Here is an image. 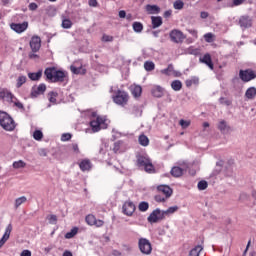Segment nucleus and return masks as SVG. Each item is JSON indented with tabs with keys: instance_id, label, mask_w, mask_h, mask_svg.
<instances>
[{
	"instance_id": "obj_1",
	"label": "nucleus",
	"mask_w": 256,
	"mask_h": 256,
	"mask_svg": "<svg viewBox=\"0 0 256 256\" xmlns=\"http://www.w3.org/2000/svg\"><path fill=\"white\" fill-rule=\"evenodd\" d=\"M44 75L46 79L52 83H63V81H65V77H67V73L57 70L55 67L46 68Z\"/></svg>"
},
{
	"instance_id": "obj_2",
	"label": "nucleus",
	"mask_w": 256,
	"mask_h": 256,
	"mask_svg": "<svg viewBox=\"0 0 256 256\" xmlns=\"http://www.w3.org/2000/svg\"><path fill=\"white\" fill-rule=\"evenodd\" d=\"M0 126L4 131H15L17 124L11 115L5 111H0Z\"/></svg>"
},
{
	"instance_id": "obj_3",
	"label": "nucleus",
	"mask_w": 256,
	"mask_h": 256,
	"mask_svg": "<svg viewBox=\"0 0 256 256\" xmlns=\"http://www.w3.org/2000/svg\"><path fill=\"white\" fill-rule=\"evenodd\" d=\"M138 167H144L146 173H155V166L151 162V159L145 156H139L137 158Z\"/></svg>"
},
{
	"instance_id": "obj_4",
	"label": "nucleus",
	"mask_w": 256,
	"mask_h": 256,
	"mask_svg": "<svg viewBox=\"0 0 256 256\" xmlns=\"http://www.w3.org/2000/svg\"><path fill=\"white\" fill-rule=\"evenodd\" d=\"M189 167H191V164H189V162H182L180 163V167L179 166L172 167L170 174L172 175V177H176V178L182 177L185 171H189Z\"/></svg>"
},
{
	"instance_id": "obj_5",
	"label": "nucleus",
	"mask_w": 256,
	"mask_h": 256,
	"mask_svg": "<svg viewBox=\"0 0 256 256\" xmlns=\"http://www.w3.org/2000/svg\"><path fill=\"white\" fill-rule=\"evenodd\" d=\"M105 117L97 116L95 120L90 122V127L93 133H99L100 129H107V124H105Z\"/></svg>"
},
{
	"instance_id": "obj_6",
	"label": "nucleus",
	"mask_w": 256,
	"mask_h": 256,
	"mask_svg": "<svg viewBox=\"0 0 256 256\" xmlns=\"http://www.w3.org/2000/svg\"><path fill=\"white\" fill-rule=\"evenodd\" d=\"M138 247L143 255H151V252L153 251L151 242L147 238H140L138 240Z\"/></svg>"
},
{
	"instance_id": "obj_7",
	"label": "nucleus",
	"mask_w": 256,
	"mask_h": 256,
	"mask_svg": "<svg viewBox=\"0 0 256 256\" xmlns=\"http://www.w3.org/2000/svg\"><path fill=\"white\" fill-rule=\"evenodd\" d=\"M112 99L116 105H121L124 107V105H126L129 101V94H127L125 91L118 90Z\"/></svg>"
},
{
	"instance_id": "obj_8",
	"label": "nucleus",
	"mask_w": 256,
	"mask_h": 256,
	"mask_svg": "<svg viewBox=\"0 0 256 256\" xmlns=\"http://www.w3.org/2000/svg\"><path fill=\"white\" fill-rule=\"evenodd\" d=\"M163 219H165V214L161 209L157 208L148 216V223H157V221Z\"/></svg>"
},
{
	"instance_id": "obj_9",
	"label": "nucleus",
	"mask_w": 256,
	"mask_h": 256,
	"mask_svg": "<svg viewBox=\"0 0 256 256\" xmlns=\"http://www.w3.org/2000/svg\"><path fill=\"white\" fill-rule=\"evenodd\" d=\"M239 76L242 81L248 83V81H253L256 78V72L251 69L240 70Z\"/></svg>"
},
{
	"instance_id": "obj_10",
	"label": "nucleus",
	"mask_w": 256,
	"mask_h": 256,
	"mask_svg": "<svg viewBox=\"0 0 256 256\" xmlns=\"http://www.w3.org/2000/svg\"><path fill=\"white\" fill-rule=\"evenodd\" d=\"M0 99L7 101V103H15V96L7 89H0Z\"/></svg>"
},
{
	"instance_id": "obj_11",
	"label": "nucleus",
	"mask_w": 256,
	"mask_h": 256,
	"mask_svg": "<svg viewBox=\"0 0 256 256\" xmlns=\"http://www.w3.org/2000/svg\"><path fill=\"white\" fill-rule=\"evenodd\" d=\"M170 39L172 43H183V39H185V35L180 30H172L170 32Z\"/></svg>"
},
{
	"instance_id": "obj_12",
	"label": "nucleus",
	"mask_w": 256,
	"mask_h": 256,
	"mask_svg": "<svg viewBox=\"0 0 256 256\" xmlns=\"http://www.w3.org/2000/svg\"><path fill=\"white\" fill-rule=\"evenodd\" d=\"M124 215L131 217L135 213V204L131 201H126L122 207Z\"/></svg>"
},
{
	"instance_id": "obj_13",
	"label": "nucleus",
	"mask_w": 256,
	"mask_h": 256,
	"mask_svg": "<svg viewBox=\"0 0 256 256\" xmlns=\"http://www.w3.org/2000/svg\"><path fill=\"white\" fill-rule=\"evenodd\" d=\"M204 240L203 238H199L198 242L194 243V248H193V256H202L203 255V246Z\"/></svg>"
},
{
	"instance_id": "obj_14",
	"label": "nucleus",
	"mask_w": 256,
	"mask_h": 256,
	"mask_svg": "<svg viewBox=\"0 0 256 256\" xmlns=\"http://www.w3.org/2000/svg\"><path fill=\"white\" fill-rule=\"evenodd\" d=\"M30 48L32 53H37L41 49V38L39 36H33L30 40Z\"/></svg>"
},
{
	"instance_id": "obj_15",
	"label": "nucleus",
	"mask_w": 256,
	"mask_h": 256,
	"mask_svg": "<svg viewBox=\"0 0 256 256\" xmlns=\"http://www.w3.org/2000/svg\"><path fill=\"white\" fill-rule=\"evenodd\" d=\"M10 27L12 31H15V33H23L24 31H27V27H29V23L28 22L12 23Z\"/></svg>"
},
{
	"instance_id": "obj_16",
	"label": "nucleus",
	"mask_w": 256,
	"mask_h": 256,
	"mask_svg": "<svg viewBox=\"0 0 256 256\" xmlns=\"http://www.w3.org/2000/svg\"><path fill=\"white\" fill-rule=\"evenodd\" d=\"M13 231V225L8 224V226L5 229V232L0 239V249L9 241V237H11V232Z\"/></svg>"
},
{
	"instance_id": "obj_17",
	"label": "nucleus",
	"mask_w": 256,
	"mask_h": 256,
	"mask_svg": "<svg viewBox=\"0 0 256 256\" xmlns=\"http://www.w3.org/2000/svg\"><path fill=\"white\" fill-rule=\"evenodd\" d=\"M47 91V86L45 84H40L38 87L34 86L31 90V97H39V95H43Z\"/></svg>"
},
{
	"instance_id": "obj_18",
	"label": "nucleus",
	"mask_w": 256,
	"mask_h": 256,
	"mask_svg": "<svg viewBox=\"0 0 256 256\" xmlns=\"http://www.w3.org/2000/svg\"><path fill=\"white\" fill-rule=\"evenodd\" d=\"M239 25L242 29H249L253 25V20L249 16H241L239 19Z\"/></svg>"
},
{
	"instance_id": "obj_19",
	"label": "nucleus",
	"mask_w": 256,
	"mask_h": 256,
	"mask_svg": "<svg viewBox=\"0 0 256 256\" xmlns=\"http://www.w3.org/2000/svg\"><path fill=\"white\" fill-rule=\"evenodd\" d=\"M218 129H219L220 133H223V135H228V133H231V131H232L231 126H229V124L225 120L219 121Z\"/></svg>"
},
{
	"instance_id": "obj_20",
	"label": "nucleus",
	"mask_w": 256,
	"mask_h": 256,
	"mask_svg": "<svg viewBox=\"0 0 256 256\" xmlns=\"http://www.w3.org/2000/svg\"><path fill=\"white\" fill-rule=\"evenodd\" d=\"M163 75H174V77H181V72H178L173 67V64H169L167 68L161 70Z\"/></svg>"
},
{
	"instance_id": "obj_21",
	"label": "nucleus",
	"mask_w": 256,
	"mask_h": 256,
	"mask_svg": "<svg viewBox=\"0 0 256 256\" xmlns=\"http://www.w3.org/2000/svg\"><path fill=\"white\" fill-rule=\"evenodd\" d=\"M157 191H159V193H163L166 199H169V197L173 195V189H171V187H169L168 185H159L157 187Z\"/></svg>"
},
{
	"instance_id": "obj_22",
	"label": "nucleus",
	"mask_w": 256,
	"mask_h": 256,
	"mask_svg": "<svg viewBox=\"0 0 256 256\" xmlns=\"http://www.w3.org/2000/svg\"><path fill=\"white\" fill-rule=\"evenodd\" d=\"M145 9L148 15H159V13H161V7L158 5L147 4Z\"/></svg>"
},
{
	"instance_id": "obj_23",
	"label": "nucleus",
	"mask_w": 256,
	"mask_h": 256,
	"mask_svg": "<svg viewBox=\"0 0 256 256\" xmlns=\"http://www.w3.org/2000/svg\"><path fill=\"white\" fill-rule=\"evenodd\" d=\"M200 63H204L205 65H207V67H209V69H211V71H213V61L211 60L210 54L207 53L204 56H201Z\"/></svg>"
},
{
	"instance_id": "obj_24",
	"label": "nucleus",
	"mask_w": 256,
	"mask_h": 256,
	"mask_svg": "<svg viewBox=\"0 0 256 256\" xmlns=\"http://www.w3.org/2000/svg\"><path fill=\"white\" fill-rule=\"evenodd\" d=\"M152 29H157L163 25V18L161 16H151Z\"/></svg>"
},
{
	"instance_id": "obj_25",
	"label": "nucleus",
	"mask_w": 256,
	"mask_h": 256,
	"mask_svg": "<svg viewBox=\"0 0 256 256\" xmlns=\"http://www.w3.org/2000/svg\"><path fill=\"white\" fill-rule=\"evenodd\" d=\"M151 93H152L153 97H157L159 99V98L163 97V95H164L163 87L154 86L151 90Z\"/></svg>"
},
{
	"instance_id": "obj_26",
	"label": "nucleus",
	"mask_w": 256,
	"mask_h": 256,
	"mask_svg": "<svg viewBox=\"0 0 256 256\" xmlns=\"http://www.w3.org/2000/svg\"><path fill=\"white\" fill-rule=\"evenodd\" d=\"M28 77L31 81H39V79L43 77V71L40 70L38 72H30L28 73Z\"/></svg>"
},
{
	"instance_id": "obj_27",
	"label": "nucleus",
	"mask_w": 256,
	"mask_h": 256,
	"mask_svg": "<svg viewBox=\"0 0 256 256\" xmlns=\"http://www.w3.org/2000/svg\"><path fill=\"white\" fill-rule=\"evenodd\" d=\"M81 171H91V161L90 160H82L79 164Z\"/></svg>"
},
{
	"instance_id": "obj_28",
	"label": "nucleus",
	"mask_w": 256,
	"mask_h": 256,
	"mask_svg": "<svg viewBox=\"0 0 256 256\" xmlns=\"http://www.w3.org/2000/svg\"><path fill=\"white\" fill-rule=\"evenodd\" d=\"M131 93L133 97H139L143 93V88L139 85L131 86Z\"/></svg>"
},
{
	"instance_id": "obj_29",
	"label": "nucleus",
	"mask_w": 256,
	"mask_h": 256,
	"mask_svg": "<svg viewBox=\"0 0 256 256\" xmlns=\"http://www.w3.org/2000/svg\"><path fill=\"white\" fill-rule=\"evenodd\" d=\"M255 96H256V88L255 87H250L246 90L245 97L247 99H255Z\"/></svg>"
},
{
	"instance_id": "obj_30",
	"label": "nucleus",
	"mask_w": 256,
	"mask_h": 256,
	"mask_svg": "<svg viewBox=\"0 0 256 256\" xmlns=\"http://www.w3.org/2000/svg\"><path fill=\"white\" fill-rule=\"evenodd\" d=\"M171 88L173 91H181L183 89V83H181V80H174L171 83Z\"/></svg>"
},
{
	"instance_id": "obj_31",
	"label": "nucleus",
	"mask_w": 256,
	"mask_h": 256,
	"mask_svg": "<svg viewBox=\"0 0 256 256\" xmlns=\"http://www.w3.org/2000/svg\"><path fill=\"white\" fill-rule=\"evenodd\" d=\"M132 29H133L134 33H142L143 32V23L133 22Z\"/></svg>"
},
{
	"instance_id": "obj_32",
	"label": "nucleus",
	"mask_w": 256,
	"mask_h": 256,
	"mask_svg": "<svg viewBox=\"0 0 256 256\" xmlns=\"http://www.w3.org/2000/svg\"><path fill=\"white\" fill-rule=\"evenodd\" d=\"M61 27L63 29H71L73 27V22L69 18H63Z\"/></svg>"
},
{
	"instance_id": "obj_33",
	"label": "nucleus",
	"mask_w": 256,
	"mask_h": 256,
	"mask_svg": "<svg viewBox=\"0 0 256 256\" xmlns=\"http://www.w3.org/2000/svg\"><path fill=\"white\" fill-rule=\"evenodd\" d=\"M23 203H27V197L22 196V197L17 198L15 200V204H14L15 209H19V207H21V205H23Z\"/></svg>"
},
{
	"instance_id": "obj_34",
	"label": "nucleus",
	"mask_w": 256,
	"mask_h": 256,
	"mask_svg": "<svg viewBox=\"0 0 256 256\" xmlns=\"http://www.w3.org/2000/svg\"><path fill=\"white\" fill-rule=\"evenodd\" d=\"M138 141L142 147H147V145H149V138L144 134L139 136Z\"/></svg>"
},
{
	"instance_id": "obj_35",
	"label": "nucleus",
	"mask_w": 256,
	"mask_h": 256,
	"mask_svg": "<svg viewBox=\"0 0 256 256\" xmlns=\"http://www.w3.org/2000/svg\"><path fill=\"white\" fill-rule=\"evenodd\" d=\"M176 211H179V206H171L166 211L162 212L164 213V217H166L167 215H173Z\"/></svg>"
},
{
	"instance_id": "obj_36",
	"label": "nucleus",
	"mask_w": 256,
	"mask_h": 256,
	"mask_svg": "<svg viewBox=\"0 0 256 256\" xmlns=\"http://www.w3.org/2000/svg\"><path fill=\"white\" fill-rule=\"evenodd\" d=\"M25 83H27V76H19L16 83L17 89L23 87Z\"/></svg>"
},
{
	"instance_id": "obj_37",
	"label": "nucleus",
	"mask_w": 256,
	"mask_h": 256,
	"mask_svg": "<svg viewBox=\"0 0 256 256\" xmlns=\"http://www.w3.org/2000/svg\"><path fill=\"white\" fill-rule=\"evenodd\" d=\"M144 69H145V71H154L155 63L153 61L144 62Z\"/></svg>"
},
{
	"instance_id": "obj_38",
	"label": "nucleus",
	"mask_w": 256,
	"mask_h": 256,
	"mask_svg": "<svg viewBox=\"0 0 256 256\" xmlns=\"http://www.w3.org/2000/svg\"><path fill=\"white\" fill-rule=\"evenodd\" d=\"M138 209L139 211H142L143 213H145V211L149 210V202H145V201L140 202L138 205Z\"/></svg>"
},
{
	"instance_id": "obj_39",
	"label": "nucleus",
	"mask_w": 256,
	"mask_h": 256,
	"mask_svg": "<svg viewBox=\"0 0 256 256\" xmlns=\"http://www.w3.org/2000/svg\"><path fill=\"white\" fill-rule=\"evenodd\" d=\"M79 228L74 227L70 232L65 234V239H73V237L78 233Z\"/></svg>"
},
{
	"instance_id": "obj_40",
	"label": "nucleus",
	"mask_w": 256,
	"mask_h": 256,
	"mask_svg": "<svg viewBox=\"0 0 256 256\" xmlns=\"http://www.w3.org/2000/svg\"><path fill=\"white\" fill-rule=\"evenodd\" d=\"M27 166V164L23 160L15 161L13 163L14 169H23Z\"/></svg>"
},
{
	"instance_id": "obj_41",
	"label": "nucleus",
	"mask_w": 256,
	"mask_h": 256,
	"mask_svg": "<svg viewBox=\"0 0 256 256\" xmlns=\"http://www.w3.org/2000/svg\"><path fill=\"white\" fill-rule=\"evenodd\" d=\"M224 162L223 160H219L216 162V168L214 170V175H219L221 173V169H223Z\"/></svg>"
},
{
	"instance_id": "obj_42",
	"label": "nucleus",
	"mask_w": 256,
	"mask_h": 256,
	"mask_svg": "<svg viewBox=\"0 0 256 256\" xmlns=\"http://www.w3.org/2000/svg\"><path fill=\"white\" fill-rule=\"evenodd\" d=\"M96 219L97 218H95V216L93 214H89L86 216L85 221L88 225L93 226V225H95Z\"/></svg>"
},
{
	"instance_id": "obj_43",
	"label": "nucleus",
	"mask_w": 256,
	"mask_h": 256,
	"mask_svg": "<svg viewBox=\"0 0 256 256\" xmlns=\"http://www.w3.org/2000/svg\"><path fill=\"white\" fill-rule=\"evenodd\" d=\"M197 187H198L199 191H205V189H207V187H209V184L207 183V181L201 180L198 182Z\"/></svg>"
},
{
	"instance_id": "obj_44",
	"label": "nucleus",
	"mask_w": 256,
	"mask_h": 256,
	"mask_svg": "<svg viewBox=\"0 0 256 256\" xmlns=\"http://www.w3.org/2000/svg\"><path fill=\"white\" fill-rule=\"evenodd\" d=\"M33 138L36 141H41L43 139V132H41V130H35L33 133Z\"/></svg>"
},
{
	"instance_id": "obj_45",
	"label": "nucleus",
	"mask_w": 256,
	"mask_h": 256,
	"mask_svg": "<svg viewBox=\"0 0 256 256\" xmlns=\"http://www.w3.org/2000/svg\"><path fill=\"white\" fill-rule=\"evenodd\" d=\"M184 5H185V4L183 3V1H181V0H176V1L174 2V4H173V7H174V9L181 10V9H183Z\"/></svg>"
},
{
	"instance_id": "obj_46",
	"label": "nucleus",
	"mask_w": 256,
	"mask_h": 256,
	"mask_svg": "<svg viewBox=\"0 0 256 256\" xmlns=\"http://www.w3.org/2000/svg\"><path fill=\"white\" fill-rule=\"evenodd\" d=\"M154 199H155V201H157V203H165V201H167L168 198L166 196L164 197V196L158 194L154 197Z\"/></svg>"
},
{
	"instance_id": "obj_47",
	"label": "nucleus",
	"mask_w": 256,
	"mask_h": 256,
	"mask_svg": "<svg viewBox=\"0 0 256 256\" xmlns=\"http://www.w3.org/2000/svg\"><path fill=\"white\" fill-rule=\"evenodd\" d=\"M57 92H50L49 93V101L50 103H56L57 102Z\"/></svg>"
},
{
	"instance_id": "obj_48",
	"label": "nucleus",
	"mask_w": 256,
	"mask_h": 256,
	"mask_svg": "<svg viewBox=\"0 0 256 256\" xmlns=\"http://www.w3.org/2000/svg\"><path fill=\"white\" fill-rule=\"evenodd\" d=\"M102 41H103L104 43H111V42L113 41V36L104 34V35L102 36Z\"/></svg>"
},
{
	"instance_id": "obj_49",
	"label": "nucleus",
	"mask_w": 256,
	"mask_h": 256,
	"mask_svg": "<svg viewBox=\"0 0 256 256\" xmlns=\"http://www.w3.org/2000/svg\"><path fill=\"white\" fill-rule=\"evenodd\" d=\"M179 125H181L182 129H187L191 125V122L181 119Z\"/></svg>"
},
{
	"instance_id": "obj_50",
	"label": "nucleus",
	"mask_w": 256,
	"mask_h": 256,
	"mask_svg": "<svg viewBox=\"0 0 256 256\" xmlns=\"http://www.w3.org/2000/svg\"><path fill=\"white\" fill-rule=\"evenodd\" d=\"M221 105H226L227 107H229V105H231V100L227 99V98H223L221 97L219 99Z\"/></svg>"
},
{
	"instance_id": "obj_51",
	"label": "nucleus",
	"mask_w": 256,
	"mask_h": 256,
	"mask_svg": "<svg viewBox=\"0 0 256 256\" xmlns=\"http://www.w3.org/2000/svg\"><path fill=\"white\" fill-rule=\"evenodd\" d=\"M204 39L207 43H213V34L212 33L205 34Z\"/></svg>"
},
{
	"instance_id": "obj_52",
	"label": "nucleus",
	"mask_w": 256,
	"mask_h": 256,
	"mask_svg": "<svg viewBox=\"0 0 256 256\" xmlns=\"http://www.w3.org/2000/svg\"><path fill=\"white\" fill-rule=\"evenodd\" d=\"M72 135L70 133H64L61 136V141H70Z\"/></svg>"
},
{
	"instance_id": "obj_53",
	"label": "nucleus",
	"mask_w": 256,
	"mask_h": 256,
	"mask_svg": "<svg viewBox=\"0 0 256 256\" xmlns=\"http://www.w3.org/2000/svg\"><path fill=\"white\" fill-rule=\"evenodd\" d=\"M38 5H37V3H35V2H32V3H30L29 5H28V9L30 10V11H37V9H38Z\"/></svg>"
},
{
	"instance_id": "obj_54",
	"label": "nucleus",
	"mask_w": 256,
	"mask_h": 256,
	"mask_svg": "<svg viewBox=\"0 0 256 256\" xmlns=\"http://www.w3.org/2000/svg\"><path fill=\"white\" fill-rule=\"evenodd\" d=\"M13 103L18 109H20L21 111H25V106H23V103H21L20 101H14Z\"/></svg>"
},
{
	"instance_id": "obj_55",
	"label": "nucleus",
	"mask_w": 256,
	"mask_h": 256,
	"mask_svg": "<svg viewBox=\"0 0 256 256\" xmlns=\"http://www.w3.org/2000/svg\"><path fill=\"white\" fill-rule=\"evenodd\" d=\"M119 149H121V142L118 141L114 143V147H113L114 153H119Z\"/></svg>"
},
{
	"instance_id": "obj_56",
	"label": "nucleus",
	"mask_w": 256,
	"mask_h": 256,
	"mask_svg": "<svg viewBox=\"0 0 256 256\" xmlns=\"http://www.w3.org/2000/svg\"><path fill=\"white\" fill-rule=\"evenodd\" d=\"M48 221H49V223H51V224L57 223V215H54V214L50 215V216L48 217Z\"/></svg>"
},
{
	"instance_id": "obj_57",
	"label": "nucleus",
	"mask_w": 256,
	"mask_h": 256,
	"mask_svg": "<svg viewBox=\"0 0 256 256\" xmlns=\"http://www.w3.org/2000/svg\"><path fill=\"white\" fill-rule=\"evenodd\" d=\"M40 157H47V150L45 148H41L39 151H38Z\"/></svg>"
},
{
	"instance_id": "obj_58",
	"label": "nucleus",
	"mask_w": 256,
	"mask_h": 256,
	"mask_svg": "<svg viewBox=\"0 0 256 256\" xmlns=\"http://www.w3.org/2000/svg\"><path fill=\"white\" fill-rule=\"evenodd\" d=\"M104 223L105 222H103V220H95V222H94V225L96 226V227H103V225H104Z\"/></svg>"
},
{
	"instance_id": "obj_59",
	"label": "nucleus",
	"mask_w": 256,
	"mask_h": 256,
	"mask_svg": "<svg viewBox=\"0 0 256 256\" xmlns=\"http://www.w3.org/2000/svg\"><path fill=\"white\" fill-rule=\"evenodd\" d=\"M118 15L120 19H125V17H127V12H125V10H120Z\"/></svg>"
},
{
	"instance_id": "obj_60",
	"label": "nucleus",
	"mask_w": 256,
	"mask_h": 256,
	"mask_svg": "<svg viewBox=\"0 0 256 256\" xmlns=\"http://www.w3.org/2000/svg\"><path fill=\"white\" fill-rule=\"evenodd\" d=\"M233 3L235 6L243 5L245 3V0H233Z\"/></svg>"
},
{
	"instance_id": "obj_61",
	"label": "nucleus",
	"mask_w": 256,
	"mask_h": 256,
	"mask_svg": "<svg viewBox=\"0 0 256 256\" xmlns=\"http://www.w3.org/2000/svg\"><path fill=\"white\" fill-rule=\"evenodd\" d=\"M72 149L74 153H79V145L77 144H72Z\"/></svg>"
},
{
	"instance_id": "obj_62",
	"label": "nucleus",
	"mask_w": 256,
	"mask_h": 256,
	"mask_svg": "<svg viewBox=\"0 0 256 256\" xmlns=\"http://www.w3.org/2000/svg\"><path fill=\"white\" fill-rule=\"evenodd\" d=\"M200 17L201 19H207V17H209V12H201Z\"/></svg>"
},
{
	"instance_id": "obj_63",
	"label": "nucleus",
	"mask_w": 256,
	"mask_h": 256,
	"mask_svg": "<svg viewBox=\"0 0 256 256\" xmlns=\"http://www.w3.org/2000/svg\"><path fill=\"white\" fill-rule=\"evenodd\" d=\"M21 256H31V251H29V250H23V251L21 252Z\"/></svg>"
},
{
	"instance_id": "obj_64",
	"label": "nucleus",
	"mask_w": 256,
	"mask_h": 256,
	"mask_svg": "<svg viewBox=\"0 0 256 256\" xmlns=\"http://www.w3.org/2000/svg\"><path fill=\"white\" fill-rule=\"evenodd\" d=\"M171 13H172L171 10L165 11V12H164V17H165V19H168V17L171 16Z\"/></svg>"
}]
</instances>
